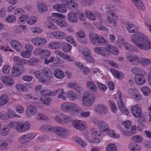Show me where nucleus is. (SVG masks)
I'll return each instance as SVG.
<instances>
[{
    "instance_id": "obj_1",
    "label": "nucleus",
    "mask_w": 151,
    "mask_h": 151,
    "mask_svg": "<svg viewBox=\"0 0 151 151\" xmlns=\"http://www.w3.org/2000/svg\"><path fill=\"white\" fill-rule=\"evenodd\" d=\"M131 41L136 46L140 49L148 50L151 48V44L149 38L140 32L132 35Z\"/></svg>"
},
{
    "instance_id": "obj_2",
    "label": "nucleus",
    "mask_w": 151,
    "mask_h": 151,
    "mask_svg": "<svg viewBox=\"0 0 151 151\" xmlns=\"http://www.w3.org/2000/svg\"><path fill=\"white\" fill-rule=\"evenodd\" d=\"M98 127L101 130H102L104 135H108L114 138H118L120 137L119 134L114 132L111 129H109L107 125L103 121H100L98 122Z\"/></svg>"
},
{
    "instance_id": "obj_3",
    "label": "nucleus",
    "mask_w": 151,
    "mask_h": 151,
    "mask_svg": "<svg viewBox=\"0 0 151 151\" xmlns=\"http://www.w3.org/2000/svg\"><path fill=\"white\" fill-rule=\"evenodd\" d=\"M127 58L132 63L136 65L139 63L143 66H145L151 64V60L149 59L143 57L138 58L136 55L134 56L127 55Z\"/></svg>"
},
{
    "instance_id": "obj_4",
    "label": "nucleus",
    "mask_w": 151,
    "mask_h": 151,
    "mask_svg": "<svg viewBox=\"0 0 151 151\" xmlns=\"http://www.w3.org/2000/svg\"><path fill=\"white\" fill-rule=\"evenodd\" d=\"M117 96V105L118 108L122 113L128 115L129 113V110L125 105L123 101L121 93L120 92H118L116 93Z\"/></svg>"
},
{
    "instance_id": "obj_5",
    "label": "nucleus",
    "mask_w": 151,
    "mask_h": 151,
    "mask_svg": "<svg viewBox=\"0 0 151 151\" xmlns=\"http://www.w3.org/2000/svg\"><path fill=\"white\" fill-rule=\"evenodd\" d=\"M99 122H98L97 123V126L98 128L93 129L91 131V136L92 139L89 140L90 142H91L96 143H99L101 140V133L104 135L102 130H101L98 127V123Z\"/></svg>"
},
{
    "instance_id": "obj_6",
    "label": "nucleus",
    "mask_w": 151,
    "mask_h": 151,
    "mask_svg": "<svg viewBox=\"0 0 151 151\" xmlns=\"http://www.w3.org/2000/svg\"><path fill=\"white\" fill-rule=\"evenodd\" d=\"M126 96L127 97L132 98L135 101H139L142 98L139 91L135 88L129 89L127 91Z\"/></svg>"
},
{
    "instance_id": "obj_7",
    "label": "nucleus",
    "mask_w": 151,
    "mask_h": 151,
    "mask_svg": "<svg viewBox=\"0 0 151 151\" xmlns=\"http://www.w3.org/2000/svg\"><path fill=\"white\" fill-rule=\"evenodd\" d=\"M130 111L132 115L135 118H139L142 115V108L138 104L132 105L130 108Z\"/></svg>"
},
{
    "instance_id": "obj_8",
    "label": "nucleus",
    "mask_w": 151,
    "mask_h": 151,
    "mask_svg": "<svg viewBox=\"0 0 151 151\" xmlns=\"http://www.w3.org/2000/svg\"><path fill=\"white\" fill-rule=\"evenodd\" d=\"M33 53L35 55H38L40 58L42 59L48 58L51 54L50 52L46 49H36L34 50Z\"/></svg>"
},
{
    "instance_id": "obj_9",
    "label": "nucleus",
    "mask_w": 151,
    "mask_h": 151,
    "mask_svg": "<svg viewBox=\"0 0 151 151\" xmlns=\"http://www.w3.org/2000/svg\"><path fill=\"white\" fill-rule=\"evenodd\" d=\"M30 127L29 124L27 122L17 123L16 125V128L19 132H23L29 129Z\"/></svg>"
},
{
    "instance_id": "obj_10",
    "label": "nucleus",
    "mask_w": 151,
    "mask_h": 151,
    "mask_svg": "<svg viewBox=\"0 0 151 151\" xmlns=\"http://www.w3.org/2000/svg\"><path fill=\"white\" fill-rule=\"evenodd\" d=\"M13 117H19L20 116L14 112L12 110L9 111L7 114H5L4 112L0 113V120L8 119Z\"/></svg>"
},
{
    "instance_id": "obj_11",
    "label": "nucleus",
    "mask_w": 151,
    "mask_h": 151,
    "mask_svg": "<svg viewBox=\"0 0 151 151\" xmlns=\"http://www.w3.org/2000/svg\"><path fill=\"white\" fill-rule=\"evenodd\" d=\"M146 75L145 73L135 75V81L137 84L142 85L145 83L146 81Z\"/></svg>"
},
{
    "instance_id": "obj_12",
    "label": "nucleus",
    "mask_w": 151,
    "mask_h": 151,
    "mask_svg": "<svg viewBox=\"0 0 151 151\" xmlns=\"http://www.w3.org/2000/svg\"><path fill=\"white\" fill-rule=\"evenodd\" d=\"M104 50L105 55H107L109 53H111L115 55H117L119 53V51L116 48L110 45H106L104 49Z\"/></svg>"
},
{
    "instance_id": "obj_13",
    "label": "nucleus",
    "mask_w": 151,
    "mask_h": 151,
    "mask_svg": "<svg viewBox=\"0 0 151 151\" xmlns=\"http://www.w3.org/2000/svg\"><path fill=\"white\" fill-rule=\"evenodd\" d=\"M107 19L108 22L109 23H113L115 24L118 20V17L113 12L110 11L108 13Z\"/></svg>"
},
{
    "instance_id": "obj_14",
    "label": "nucleus",
    "mask_w": 151,
    "mask_h": 151,
    "mask_svg": "<svg viewBox=\"0 0 151 151\" xmlns=\"http://www.w3.org/2000/svg\"><path fill=\"white\" fill-rule=\"evenodd\" d=\"M81 111V109L76 104L69 103L68 112L72 114L77 115L78 113L80 112Z\"/></svg>"
},
{
    "instance_id": "obj_15",
    "label": "nucleus",
    "mask_w": 151,
    "mask_h": 151,
    "mask_svg": "<svg viewBox=\"0 0 151 151\" xmlns=\"http://www.w3.org/2000/svg\"><path fill=\"white\" fill-rule=\"evenodd\" d=\"M69 7L63 4H57L53 6V8L55 10L61 13H65L67 12Z\"/></svg>"
},
{
    "instance_id": "obj_16",
    "label": "nucleus",
    "mask_w": 151,
    "mask_h": 151,
    "mask_svg": "<svg viewBox=\"0 0 151 151\" xmlns=\"http://www.w3.org/2000/svg\"><path fill=\"white\" fill-rule=\"evenodd\" d=\"M11 45L16 51L21 52L23 48L20 42L16 40H13L10 42Z\"/></svg>"
},
{
    "instance_id": "obj_17",
    "label": "nucleus",
    "mask_w": 151,
    "mask_h": 151,
    "mask_svg": "<svg viewBox=\"0 0 151 151\" xmlns=\"http://www.w3.org/2000/svg\"><path fill=\"white\" fill-rule=\"evenodd\" d=\"M92 102V101L90 99L88 94L87 92L83 94L82 99L83 105L88 106L90 105Z\"/></svg>"
},
{
    "instance_id": "obj_18",
    "label": "nucleus",
    "mask_w": 151,
    "mask_h": 151,
    "mask_svg": "<svg viewBox=\"0 0 151 151\" xmlns=\"http://www.w3.org/2000/svg\"><path fill=\"white\" fill-rule=\"evenodd\" d=\"M52 35L57 39H62L65 37L66 35L63 32L60 30L54 31L52 33Z\"/></svg>"
},
{
    "instance_id": "obj_19",
    "label": "nucleus",
    "mask_w": 151,
    "mask_h": 151,
    "mask_svg": "<svg viewBox=\"0 0 151 151\" xmlns=\"http://www.w3.org/2000/svg\"><path fill=\"white\" fill-rule=\"evenodd\" d=\"M83 58L86 61V62L91 63H93L94 62V60L93 58L89 53L88 51H85L83 52L82 54Z\"/></svg>"
},
{
    "instance_id": "obj_20",
    "label": "nucleus",
    "mask_w": 151,
    "mask_h": 151,
    "mask_svg": "<svg viewBox=\"0 0 151 151\" xmlns=\"http://www.w3.org/2000/svg\"><path fill=\"white\" fill-rule=\"evenodd\" d=\"M60 2L64 5L68 6L70 9L72 8H77L78 4L70 0H60Z\"/></svg>"
},
{
    "instance_id": "obj_21",
    "label": "nucleus",
    "mask_w": 151,
    "mask_h": 151,
    "mask_svg": "<svg viewBox=\"0 0 151 151\" xmlns=\"http://www.w3.org/2000/svg\"><path fill=\"white\" fill-rule=\"evenodd\" d=\"M74 64L84 74H88L89 73L90 70L88 68L84 67L81 63L77 62L74 63Z\"/></svg>"
},
{
    "instance_id": "obj_22",
    "label": "nucleus",
    "mask_w": 151,
    "mask_h": 151,
    "mask_svg": "<svg viewBox=\"0 0 151 151\" xmlns=\"http://www.w3.org/2000/svg\"><path fill=\"white\" fill-rule=\"evenodd\" d=\"M73 126L76 129L83 130L85 129V126L82 121L80 120L74 121L73 122Z\"/></svg>"
},
{
    "instance_id": "obj_23",
    "label": "nucleus",
    "mask_w": 151,
    "mask_h": 151,
    "mask_svg": "<svg viewBox=\"0 0 151 151\" xmlns=\"http://www.w3.org/2000/svg\"><path fill=\"white\" fill-rule=\"evenodd\" d=\"M52 131L56 134L59 136L63 135L66 132V131L64 128L59 127H55L52 128Z\"/></svg>"
},
{
    "instance_id": "obj_24",
    "label": "nucleus",
    "mask_w": 151,
    "mask_h": 151,
    "mask_svg": "<svg viewBox=\"0 0 151 151\" xmlns=\"http://www.w3.org/2000/svg\"><path fill=\"white\" fill-rule=\"evenodd\" d=\"M132 3L138 9L141 10H144L145 6L143 2L140 0H131Z\"/></svg>"
},
{
    "instance_id": "obj_25",
    "label": "nucleus",
    "mask_w": 151,
    "mask_h": 151,
    "mask_svg": "<svg viewBox=\"0 0 151 151\" xmlns=\"http://www.w3.org/2000/svg\"><path fill=\"white\" fill-rule=\"evenodd\" d=\"M77 13L70 12L68 14V18L70 22L76 23L77 22Z\"/></svg>"
},
{
    "instance_id": "obj_26",
    "label": "nucleus",
    "mask_w": 151,
    "mask_h": 151,
    "mask_svg": "<svg viewBox=\"0 0 151 151\" xmlns=\"http://www.w3.org/2000/svg\"><path fill=\"white\" fill-rule=\"evenodd\" d=\"M11 129V126L9 125L4 126L0 130V134L3 136H6L8 135Z\"/></svg>"
},
{
    "instance_id": "obj_27",
    "label": "nucleus",
    "mask_w": 151,
    "mask_h": 151,
    "mask_svg": "<svg viewBox=\"0 0 151 151\" xmlns=\"http://www.w3.org/2000/svg\"><path fill=\"white\" fill-rule=\"evenodd\" d=\"M62 18L59 19H53L55 23L59 27L63 28L66 27L67 25V22Z\"/></svg>"
},
{
    "instance_id": "obj_28",
    "label": "nucleus",
    "mask_w": 151,
    "mask_h": 151,
    "mask_svg": "<svg viewBox=\"0 0 151 151\" xmlns=\"http://www.w3.org/2000/svg\"><path fill=\"white\" fill-rule=\"evenodd\" d=\"M126 27L127 30L130 33L136 32L139 29V27L137 26L130 23L127 24Z\"/></svg>"
},
{
    "instance_id": "obj_29",
    "label": "nucleus",
    "mask_w": 151,
    "mask_h": 151,
    "mask_svg": "<svg viewBox=\"0 0 151 151\" xmlns=\"http://www.w3.org/2000/svg\"><path fill=\"white\" fill-rule=\"evenodd\" d=\"M1 81L7 86H11L14 83V81L8 77L3 76L1 77Z\"/></svg>"
},
{
    "instance_id": "obj_30",
    "label": "nucleus",
    "mask_w": 151,
    "mask_h": 151,
    "mask_svg": "<svg viewBox=\"0 0 151 151\" xmlns=\"http://www.w3.org/2000/svg\"><path fill=\"white\" fill-rule=\"evenodd\" d=\"M129 148L131 151H140L141 150L140 146L134 142H131L129 144Z\"/></svg>"
},
{
    "instance_id": "obj_31",
    "label": "nucleus",
    "mask_w": 151,
    "mask_h": 151,
    "mask_svg": "<svg viewBox=\"0 0 151 151\" xmlns=\"http://www.w3.org/2000/svg\"><path fill=\"white\" fill-rule=\"evenodd\" d=\"M44 25L46 28L51 30H54L57 29V26L56 25L48 21L45 22Z\"/></svg>"
},
{
    "instance_id": "obj_32",
    "label": "nucleus",
    "mask_w": 151,
    "mask_h": 151,
    "mask_svg": "<svg viewBox=\"0 0 151 151\" xmlns=\"http://www.w3.org/2000/svg\"><path fill=\"white\" fill-rule=\"evenodd\" d=\"M89 38L91 43L93 45H96L98 42V38H99V37L95 33H91Z\"/></svg>"
},
{
    "instance_id": "obj_33",
    "label": "nucleus",
    "mask_w": 151,
    "mask_h": 151,
    "mask_svg": "<svg viewBox=\"0 0 151 151\" xmlns=\"http://www.w3.org/2000/svg\"><path fill=\"white\" fill-rule=\"evenodd\" d=\"M28 18V15L24 14L19 17L18 19V22L20 24H24L27 21Z\"/></svg>"
},
{
    "instance_id": "obj_34",
    "label": "nucleus",
    "mask_w": 151,
    "mask_h": 151,
    "mask_svg": "<svg viewBox=\"0 0 151 151\" xmlns=\"http://www.w3.org/2000/svg\"><path fill=\"white\" fill-rule=\"evenodd\" d=\"M37 8L39 12L41 13H43L47 10L46 5L42 3H39L37 5Z\"/></svg>"
},
{
    "instance_id": "obj_35",
    "label": "nucleus",
    "mask_w": 151,
    "mask_h": 151,
    "mask_svg": "<svg viewBox=\"0 0 151 151\" xmlns=\"http://www.w3.org/2000/svg\"><path fill=\"white\" fill-rule=\"evenodd\" d=\"M36 110L32 106H30L27 108L26 113L28 117H30L36 113Z\"/></svg>"
},
{
    "instance_id": "obj_36",
    "label": "nucleus",
    "mask_w": 151,
    "mask_h": 151,
    "mask_svg": "<svg viewBox=\"0 0 151 151\" xmlns=\"http://www.w3.org/2000/svg\"><path fill=\"white\" fill-rule=\"evenodd\" d=\"M54 74L56 78L59 79L63 78L65 75L63 71L59 69L55 70Z\"/></svg>"
},
{
    "instance_id": "obj_37",
    "label": "nucleus",
    "mask_w": 151,
    "mask_h": 151,
    "mask_svg": "<svg viewBox=\"0 0 151 151\" xmlns=\"http://www.w3.org/2000/svg\"><path fill=\"white\" fill-rule=\"evenodd\" d=\"M107 109V108L106 106L101 105H99L96 106L95 109L96 111L99 114L102 113L105 110Z\"/></svg>"
},
{
    "instance_id": "obj_38",
    "label": "nucleus",
    "mask_w": 151,
    "mask_h": 151,
    "mask_svg": "<svg viewBox=\"0 0 151 151\" xmlns=\"http://www.w3.org/2000/svg\"><path fill=\"white\" fill-rule=\"evenodd\" d=\"M22 30L24 31L27 30L26 25H19L15 27L14 28L15 32L18 34H20Z\"/></svg>"
},
{
    "instance_id": "obj_39",
    "label": "nucleus",
    "mask_w": 151,
    "mask_h": 151,
    "mask_svg": "<svg viewBox=\"0 0 151 151\" xmlns=\"http://www.w3.org/2000/svg\"><path fill=\"white\" fill-rule=\"evenodd\" d=\"M141 91L145 96H148L151 93V90L150 88L147 86L142 87L141 89Z\"/></svg>"
},
{
    "instance_id": "obj_40",
    "label": "nucleus",
    "mask_w": 151,
    "mask_h": 151,
    "mask_svg": "<svg viewBox=\"0 0 151 151\" xmlns=\"http://www.w3.org/2000/svg\"><path fill=\"white\" fill-rule=\"evenodd\" d=\"M19 68L18 67L17 65H15L12 68V73L14 76H18L21 75L22 73Z\"/></svg>"
},
{
    "instance_id": "obj_41",
    "label": "nucleus",
    "mask_w": 151,
    "mask_h": 151,
    "mask_svg": "<svg viewBox=\"0 0 151 151\" xmlns=\"http://www.w3.org/2000/svg\"><path fill=\"white\" fill-rule=\"evenodd\" d=\"M110 71L116 78H122L124 77L123 74L122 73H119L114 69L111 68Z\"/></svg>"
},
{
    "instance_id": "obj_42",
    "label": "nucleus",
    "mask_w": 151,
    "mask_h": 151,
    "mask_svg": "<svg viewBox=\"0 0 151 151\" xmlns=\"http://www.w3.org/2000/svg\"><path fill=\"white\" fill-rule=\"evenodd\" d=\"M108 104L111 111L115 113L117 111V108L114 101L112 100H109L108 101Z\"/></svg>"
},
{
    "instance_id": "obj_43",
    "label": "nucleus",
    "mask_w": 151,
    "mask_h": 151,
    "mask_svg": "<svg viewBox=\"0 0 151 151\" xmlns=\"http://www.w3.org/2000/svg\"><path fill=\"white\" fill-rule=\"evenodd\" d=\"M73 139L78 145L82 147H85L87 145L85 142L78 137H75L73 138Z\"/></svg>"
},
{
    "instance_id": "obj_44",
    "label": "nucleus",
    "mask_w": 151,
    "mask_h": 151,
    "mask_svg": "<svg viewBox=\"0 0 151 151\" xmlns=\"http://www.w3.org/2000/svg\"><path fill=\"white\" fill-rule=\"evenodd\" d=\"M48 47L50 49H55L61 47V43L60 42H50L48 45Z\"/></svg>"
},
{
    "instance_id": "obj_45",
    "label": "nucleus",
    "mask_w": 151,
    "mask_h": 151,
    "mask_svg": "<svg viewBox=\"0 0 151 151\" xmlns=\"http://www.w3.org/2000/svg\"><path fill=\"white\" fill-rule=\"evenodd\" d=\"M61 47H63V51L66 53L69 52L71 48V45L66 42L61 43Z\"/></svg>"
},
{
    "instance_id": "obj_46",
    "label": "nucleus",
    "mask_w": 151,
    "mask_h": 151,
    "mask_svg": "<svg viewBox=\"0 0 151 151\" xmlns=\"http://www.w3.org/2000/svg\"><path fill=\"white\" fill-rule=\"evenodd\" d=\"M16 20V17L14 15H10L7 17L5 21L9 23H13Z\"/></svg>"
},
{
    "instance_id": "obj_47",
    "label": "nucleus",
    "mask_w": 151,
    "mask_h": 151,
    "mask_svg": "<svg viewBox=\"0 0 151 151\" xmlns=\"http://www.w3.org/2000/svg\"><path fill=\"white\" fill-rule=\"evenodd\" d=\"M27 20V23L29 25H31L37 22V18L36 17L32 16L29 17Z\"/></svg>"
},
{
    "instance_id": "obj_48",
    "label": "nucleus",
    "mask_w": 151,
    "mask_h": 151,
    "mask_svg": "<svg viewBox=\"0 0 151 151\" xmlns=\"http://www.w3.org/2000/svg\"><path fill=\"white\" fill-rule=\"evenodd\" d=\"M117 148L115 144L110 143L106 147V151H117Z\"/></svg>"
},
{
    "instance_id": "obj_49",
    "label": "nucleus",
    "mask_w": 151,
    "mask_h": 151,
    "mask_svg": "<svg viewBox=\"0 0 151 151\" xmlns=\"http://www.w3.org/2000/svg\"><path fill=\"white\" fill-rule=\"evenodd\" d=\"M8 101V96L6 95H2L0 97V105H4Z\"/></svg>"
},
{
    "instance_id": "obj_50",
    "label": "nucleus",
    "mask_w": 151,
    "mask_h": 151,
    "mask_svg": "<svg viewBox=\"0 0 151 151\" xmlns=\"http://www.w3.org/2000/svg\"><path fill=\"white\" fill-rule=\"evenodd\" d=\"M66 96L72 100L75 99L78 97L77 95L71 91H69L68 92Z\"/></svg>"
},
{
    "instance_id": "obj_51",
    "label": "nucleus",
    "mask_w": 151,
    "mask_h": 151,
    "mask_svg": "<svg viewBox=\"0 0 151 151\" xmlns=\"http://www.w3.org/2000/svg\"><path fill=\"white\" fill-rule=\"evenodd\" d=\"M34 74L35 76L38 79L40 82H42L43 83H46L47 84L48 83L45 80H44L43 79V78L40 75V72L39 71H35L34 72Z\"/></svg>"
},
{
    "instance_id": "obj_52",
    "label": "nucleus",
    "mask_w": 151,
    "mask_h": 151,
    "mask_svg": "<svg viewBox=\"0 0 151 151\" xmlns=\"http://www.w3.org/2000/svg\"><path fill=\"white\" fill-rule=\"evenodd\" d=\"M25 13V12L23 9L19 8L15 9L14 11V14L17 16H21Z\"/></svg>"
},
{
    "instance_id": "obj_53",
    "label": "nucleus",
    "mask_w": 151,
    "mask_h": 151,
    "mask_svg": "<svg viewBox=\"0 0 151 151\" xmlns=\"http://www.w3.org/2000/svg\"><path fill=\"white\" fill-rule=\"evenodd\" d=\"M45 91H41V93L42 95V98L44 99V100H43L42 99H41V101H43V103L46 105H48L50 102V100L49 99L46 98L45 96L44 95V94L45 93Z\"/></svg>"
},
{
    "instance_id": "obj_54",
    "label": "nucleus",
    "mask_w": 151,
    "mask_h": 151,
    "mask_svg": "<svg viewBox=\"0 0 151 151\" xmlns=\"http://www.w3.org/2000/svg\"><path fill=\"white\" fill-rule=\"evenodd\" d=\"M87 87L91 89L92 91H95L97 89V88L94 83L91 81H88L86 83Z\"/></svg>"
},
{
    "instance_id": "obj_55",
    "label": "nucleus",
    "mask_w": 151,
    "mask_h": 151,
    "mask_svg": "<svg viewBox=\"0 0 151 151\" xmlns=\"http://www.w3.org/2000/svg\"><path fill=\"white\" fill-rule=\"evenodd\" d=\"M31 52L28 51H23L20 53V55L22 56L24 58H29L31 57Z\"/></svg>"
},
{
    "instance_id": "obj_56",
    "label": "nucleus",
    "mask_w": 151,
    "mask_h": 151,
    "mask_svg": "<svg viewBox=\"0 0 151 151\" xmlns=\"http://www.w3.org/2000/svg\"><path fill=\"white\" fill-rule=\"evenodd\" d=\"M7 144L6 141L4 139L0 141V149L4 150L6 149L7 147Z\"/></svg>"
},
{
    "instance_id": "obj_57",
    "label": "nucleus",
    "mask_w": 151,
    "mask_h": 151,
    "mask_svg": "<svg viewBox=\"0 0 151 151\" xmlns=\"http://www.w3.org/2000/svg\"><path fill=\"white\" fill-rule=\"evenodd\" d=\"M66 40L73 45L75 46H77V44L75 42L74 39L73 37L70 36H67L65 38Z\"/></svg>"
},
{
    "instance_id": "obj_58",
    "label": "nucleus",
    "mask_w": 151,
    "mask_h": 151,
    "mask_svg": "<svg viewBox=\"0 0 151 151\" xmlns=\"http://www.w3.org/2000/svg\"><path fill=\"white\" fill-rule=\"evenodd\" d=\"M86 14L87 17L90 20L93 21L95 20V17L90 11L88 10L86 11Z\"/></svg>"
},
{
    "instance_id": "obj_59",
    "label": "nucleus",
    "mask_w": 151,
    "mask_h": 151,
    "mask_svg": "<svg viewBox=\"0 0 151 151\" xmlns=\"http://www.w3.org/2000/svg\"><path fill=\"white\" fill-rule=\"evenodd\" d=\"M132 139L133 141L139 143L142 141L143 138L140 135H136L133 137Z\"/></svg>"
},
{
    "instance_id": "obj_60",
    "label": "nucleus",
    "mask_w": 151,
    "mask_h": 151,
    "mask_svg": "<svg viewBox=\"0 0 151 151\" xmlns=\"http://www.w3.org/2000/svg\"><path fill=\"white\" fill-rule=\"evenodd\" d=\"M132 123L131 121L128 120L122 122V124L125 128L129 129L131 127Z\"/></svg>"
},
{
    "instance_id": "obj_61",
    "label": "nucleus",
    "mask_w": 151,
    "mask_h": 151,
    "mask_svg": "<svg viewBox=\"0 0 151 151\" xmlns=\"http://www.w3.org/2000/svg\"><path fill=\"white\" fill-rule=\"evenodd\" d=\"M104 49L101 47H96L94 48V50L96 53L105 55Z\"/></svg>"
},
{
    "instance_id": "obj_62",
    "label": "nucleus",
    "mask_w": 151,
    "mask_h": 151,
    "mask_svg": "<svg viewBox=\"0 0 151 151\" xmlns=\"http://www.w3.org/2000/svg\"><path fill=\"white\" fill-rule=\"evenodd\" d=\"M61 117H63V121L66 122H70L72 120V118L70 116L65 115L64 114H62L60 115Z\"/></svg>"
},
{
    "instance_id": "obj_63",
    "label": "nucleus",
    "mask_w": 151,
    "mask_h": 151,
    "mask_svg": "<svg viewBox=\"0 0 151 151\" xmlns=\"http://www.w3.org/2000/svg\"><path fill=\"white\" fill-rule=\"evenodd\" d=\"M120 46L121 47H124L126 49H131V47H132L130 45L126 43L123 40L121 41V42H120Z\"/></svg>"
},
{
    "instance_id": "obj_64",
    "label": "nucleus",
    "mask_w": 151,
    "mask_h": 151,
    "mask_svg": "<svg viewBox=\"0 0 151 151\" xmlns=\"http://www.w3.org/2000/svg\"><path fill=\"white\" fill-rule=\"evenodd\" d=\"M31 31L34 33L39 34L42 32V29L37 27H33L31 28Z\"/></svg>"
}]
</instances>
